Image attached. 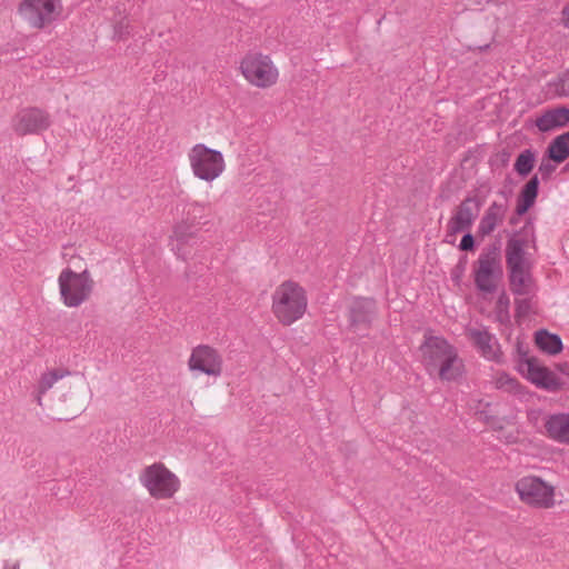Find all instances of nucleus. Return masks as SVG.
<instances>
[{
	"instance_id": "6e6552de",
	"label": "nucleus",
	"mask_w": 569,
	"mask_h": 569,
	"mask_svg": "<svg viewBox=\"0 0 569 569\" xmlns=\"http://www.w3.org/2000/svg\"><path fill=\"white\" fill-rule=\"evenodd\" d=\"M515 489L520 500L530 507L549 509L555 506V488L539 477H522L516 482Z\"/></svg>"
},
{
	"instance_id": "412c9836",
	"label": "nucleus",
	"mask_w": 569,
	"mask_h": 569,
	"mask_svg": "<svg viewBox=\"0 0 569 569\" xmlns=\"http://www.w3.org/2000/svg\"><path fill=\"white\" fill-rule=\"evenodd\" d=\"M70 371L66 369H54L47 372H43L38 381V386L36 389V401L39 406H42V397L49 391L54 383L69 376Z\"/></svg>"
},
{
	"instance_id": "7ed1b4c3",
	"label": "nucleus",
	"mask_w": 569,
	"mask_h": 569,
	"mask_svg": "<svg viewBox=\"0 0 569 569\" xmlns=\"http://www.w3.org/2000/svg\"><path fill=\"white\" fill-rule=\"evenodd\" d=\"M473 282L478 291L493 293L503 276L501 248L499 243H490L482 248L472 264Z\"/></svg>"
},
{
	"instance_id": "2eb2a0df",
	"label": "nucleus",
	"mask_w": 569,
	"mask_h": 569,
	"mask_svg": "<svg viewBox=\"0 0 569 569\" xmlns=\"http://www.w3.org/2000/svg\"><path fill=\"white\" fill-rule=\"evenodd\" d=\"M467 337L483 358L496 362L502 361L499 342L487 329L469 328Z\"/></svg>"
},
{
	"instance_id": "f03ea898",
	"label": "nucleus",
	"mask_w": 569,
	"mask_h": 569,
	"mask_svg": "<svg viewBox=\"0 0 569 569\" xmlns=\"http://www.w3.org/2000/svg\"><path fill=\"white\" fill-rule=\"evenodd\" d=\"M308 308L306 289L293 280H284L271 295V311L282 326H291L300 320Z\"/></svg>"
},
{
	"instance_id": "9b49d317",
	"label": "nucleus",
	"mask_w": 569,
	"mask_h": 569,
	"mask_svg": "<svg viewBox=\"0 0 569 569\" xmlns=\"http://www.w3.org/2000/svg\"><path fill=\"white\" fill-rule=\"evenodd\" d=\"M223 360L217 349L209 345H199L191 350L188 360L190 371L201 372L211 377H219L222 373Z\"/></svg>"
},
{
	"instance_id": "f257e3e1",
	"label": "nucleus",
	"mask_w": 569,
	"mask_h": 569,
	"mask_svg": "<svg viewBox=\"0 0 569 569\" xmlns=\"http://www.w3.org/2000/svg\"><path fill=\"white\" fill-rule=\"evenodd\" d=\"M421 361L426 371L430 375H438L442 381H457L465 373L463 360L459 357L457 349L445 338L429 336L420 346Z\"/></svg>"
},
{
	"instance_id": "473e14b6",
	"label": "nucleus",
	"mask_w": 569,
	"mask_h": 569,
	"mask_svg": "<svg viewBox=\"0 0 569 569\" xmlns=\"http://www.w3.org/2000/svg\"><path fill=\"white\" fill-rule=\"evenodd\" d=\"M561 22L569 30V2L561 10Z\"/></svg>"
},
{
	"instance_id": "c756f323",
	"label": "nucleus",
	"mask_w": 569,
	"mask_h": 569,
	"mask_svg": "<svg viewBox=\"0 0 569 569\" xmlns=\"http://www.w3.org/2000/svg\"><path fill=\"white\" fill-rule=\"evenodd\" d=\"M517 353H518V367L521 372H525L526 360L537 359L536 357H530L528 355V349L525 348L521 342L517 343Z\"/></svg>"
},
{
	"instance_id": "c9c22d12",
	"label": "nucleus",
	"mask_w": 569,
	"mask_h": 569,
	"mask_svg": "<svg viewBox=\"0 0 569 569\" xmlns=\"http://www.w3.org/2000/svg\"><path fill=\"white\" fill-rule=\"evenodd\" d=\"M127 28L122 27V26H119L116 28V37H118L119 39H122L126 34H128V31L126 30Z\"/></svg>"
},
{
	"instance_id": "ea45409f",
	"label": "nucleus",
	"mask_w": 569,
	"mask_h": 569,
	"mask_svg": "<svg viewBox=\"0 0 569 569\" xmlns=\"http://www.w3.org/2000/svg\"><path fill=\"white\" fill-rule=\"evenodd\" d=\"M567 167H569V163L567 164Z\"/></svg>"
},
{
	"instance_id": "6ab92c4d",
	"label": "nucleus",
	"mask_w": 569,
	"mask_h": 569,
	"mask_svg": "<svg viewBox=\"0 0 569 569\" xmlns=\"http://www.w3.org/2000/svg\"><path fill=\"white\" fill-rule=\"evenodd\" d=\"M546 435L559 442L569 445V413H553L545 419Z\"/></svg>"
},
{
	"instance_id": "f704fd0d",
	"label": "nucleus",
	"mask_w": 569,
	"mask_h": 569,
	"mask_svg": "<svg viewBox=\"0 0 569 569\" xmlns=\"http://www.w3.org/2000/svg\"><path fill=\"white\" fill-rule=\"evenodd\" d=\"M456 236L457 234H450V228H449V222L447 223V230H446V238H445V241L447 243H450V244H453L455 243V240H456Z\"/></svg>"
},
{
	"instance_id": "72a5a7b5",
	"label": "nucleus",
	"mask_w": 569,
	"mask_h": 569,
	"mask_svg": "<svg viewBox=\"0 0 569 569\" xmlns=\"http://www.w3.org/2000/svg\"><path fill=\"white\" fill-rule=\"evenodd\" d=\"M21 562L20 560H16L13 562L6 561L3 565V569H20Z\"/></svg>"
},
{
	"instance_id": "1a4fd4ad",
	"label": "nucleus",
	"mask_w": 569,
	"mask_h": 569,
	"mask_svg": "<svg viewBox=\"0 0 569 569\" xmlns=\"http://www.w3.org/2000/svg\"><path fill=\"white\" fill-rule=\"evenodd\" d=\"M21 18L32 28L42 29L61 13L60 0H24L19 6Z\"/></svg>"
},
{
	"instance_id": "5701e85b",
	"label": "nucleus",
	"mask_w": 569,
	"mask_h": 569,
	"mask_svg": "<svg viewBox=\"0 0 569 569\" xmlns=\"http://www.w3.org/2000/svg\"><path fill=\"white\" fill-rule=\"evenodd\" d=\"M537 152L532 149L521 151L515 161L513 169L520 177H527L536 164Z\"/></svg>"
},
{
	"instance_id": "58836bf2",
	"label": "nucleus",
	"mask_w": 569,
	"mask_h": 569,
	"mask_svg": "<svg viewBox=\"0 0 569 569\" xmlns=\"http://www.w3.org/2000/svg\"><path fill=\"white\" fill-rule=\"evenodd\" d=\"M366 303H367V307H368V308H369V307H371V306H373V301H371V300H370V301H366Z\"/></svg>"
},
{
	"instance_id": "39448f33",
	"label": "nucleus",
	"mask_w": 569,
	"mask_h": 569,
	"mask_svg": "<svg viewBox=\"0 0 569 569\" xmlns=\"http://www.w3.org/2000/svg\"><path fill=\"white\" fill-rule=\"evenodd\" d=\"M139 481L156 499H170L180 489L179 478L161 462L146 467L139 475Z\"/></svg>"
},
{
	"instance_id": "bb28decb",
	"label": "nucleus",
	"mask_w": 569,
	"mask_h": 569,
	"mask_svg": "<svg viewBox=\"0 0 569 569\" xmlns=\"http://www.w3.org/2000/svg\"><path fill=\"white\" fill-rule=\"evenodd\" d=\"M551 161L552 160H549L545 154L538 167V173L541 176L543 181H548L557 169V163L553 164Z\"/></svg>"
},
{
	"instance_id": "f3484780",
	"label": "nucleus",
	"mask_w": 569,
	"mask_h": 569,
	"mask_svg": "<svg viewBox=\"0 0 569 569\" xmlns=\"http://www.w3.org/2000/svg\"><path fill=\"white\" fill-rule=\"evenodd\" d=\"M510 290L516 296H527L531 291L532 278L529 263L507 266Z\"/></svg>"
},
{
	"instance_id": "a878e982",
	"label": "nucleus",
	"mask_w": 569,
	"mask_h": 569,
	"mask_svg": "<svg viewBox=\"0 0 569 569\" xmlns=\"http://www.w3.org/2000/svg\"><path fill=\"white\" fill-rule=\"evenodd\" d=\"M497 389H501L508 392H516L518 390V381L507 373H499L495 380Z\"/></svg>"
},
{
	"instance_id": "9d476101",
	"label": "nucleus",
	"mask_w": 569,
	"mask_h": 569,
	"mask_svg": "<svg viewBox=\"0 0 569 569\" xmlns=\"http://www.w3.org/2000/svg\"><path fill=\"white\" fill-rule=\"evenodd\" d=\"M535 239L533 220L528 218L520 230H515L509 234L505 249L506 264L529 263L525 249L530 242H535Z\"/></svg>"
},
{
	"instance_id": "e433bc0d",
	"label": "nucleus",
	"mask_w": 569,
	"mask_h": 569,
	"mask_svg": "<svg viewBox=\"0 0 569 569\" xmlns=\"http://www.w3.org/2000/svg\"><path fill=\"white\" fill-rule=\"evenodd\" d=\"M559 137H560V139H563L565 144H566L565 147H567L569 149V131L560 134Z\"/></svg>"
},
{
	"instance_id": "c85d7f7f",
	"label": "nucleus",
	"mask_w": 569,
	"mask_h": 569,
	"mask_svg": "<svg viewBox=\"0 0 569 569\" xmlns=\"http://www.w3.org/2000/svg\"><path fill=\"white\" fill-rule=\"evenodd\" d=\"M515 305H516V318H518V319L526 318L532 309L530 298L516 299Z\"/></svg>"
},
{
	"instance_id": "b1692460",
	"label": "nucleus",
	"mask_w": 569,
	"mask_h": 569,
	"mask_svg": "<svg viewBox=\"0 0 569 569\" xmlns=\"http://www.w3.org/2000/svg\"><path fill=\"white\" fill-rule=\"evenodd\" d=\"M563 139H560V137H556L548 146L546 150V157L549 158V160H552L555 163L559 164L566 161L569 157V149L565 147Z\"/></svg>"
},
{
	"instance_id": "423d86ee",
	"label": "nucleus",
	"mask_w": 569,
	"mask_h": 569,
	"mask_svg": "<svg viewBox=\"0 0 569 569\" xmlns=\"http://www.w3.org/2000/svg\"><path fill=\"white\" fill-rule=\"evenodd\" d=\"M188 159L193 174L207 182H211L220 177L226 168L222 153L202 143L191 148Z\"/></svg>"
},
{
	"instance_id": "20e7f679",
	"label": "nucleus",
	"mask_w": 569,
	"mask_h": 569,
	"mask_svg": "<svg viewBox=\"0 0 569 569\" xmlns=\"http://www.w3.org/2000/svg\"><path fill=\"white\" fill-rule=\"evenodd\" d=\"M58 284L63 305L69 308H77L89 300L94 281L88 270L76 272L66 268L58 277Z\"/></svg>"
},
{
	"instance_id": "0eeeda50",
	"label": "nucleus",
	"mask_w": 569,
	"mask_h": 569,
	"mask_svg": "<svg viewBox=\"0 0 569 569\" xmlns=\"http://www.w3.org/2000/svg\"><path fill=\"white\" fill-rule=\"evenodd\" d=\"M240 70L244 79L257 88H270L277 83L279 71L269 56L249 53L241 63Z\"/></svg>"
},
{
	"instance_id": "4c0bfd02",
	"label": "nucleus",
	"mask_w": 569,
	"mask_h": 569,
	"mask_svg": "<svg viewBox=\"0 0 569 569\" xmlns=\"http://www.w3.org/2000/svg\"><path fill=\"white\" fill-rule=\"evenodd\" d=\"M519 217L520 216H517V213L515 212L513 216L509 218V224H511V226L517 224L519 221Z\"/></svg>"
},
{
	"instance_id": "ddd939ff",
	"label": "nucleus",
	"mask_w": 569,
	"mask_h": 569,
	"mask_svg": "<svg viewBox=\"0 0 569 569\" xmlns=\"http://www.w3.org/2000/svg\"><path fill=\"white\" fill-rule=\"evenodd\" d=\"M51 124L50 116L39 108H26L19 111L12 120V127L17 134H38L47 130Z\"/></svg>"
},
{
	"instance_id": "4468645a",
	"label": "nucleus",
	"mask_w": 569,
	"mask_h": 569,
	"mask_svg": "<svg viewBox=\"0 0 569 569\" xmlns=\"http://www.w3.org/2000/svg\"><path fill=\"white\" fill-rule=\"evenodd\" d=\"M527 379L537 387L548 391H558L562 382L549 368L539 363L538 359L526 360L525 372Z\"/></svg>"
},
{
	"instance_id": "393cba45",
	"label": "nucleus",
	"mask_w": 569,
	"mask_h": 569,
	"mask_svg": "<svg viewBox=\"0 0 569 569\" xmlns=\"http://www.w3.org/2000/svg\"><path fill=\"white\" fill-rule=\"evenodd\" d=\"M510 299L506 292L500 293L496 302V317L501 323L509 321Z\"/></svg>"
},
{
	"instance_id": "2f4dec72",
	"label": "nucleus",
	"mask_w": 569,
	"mask_h": 569,
	"mask_svg": "<svg viewBox=\"0 0 569 569\" xmlns=\"http://www.w3.org/2000/svg\"><path fill=\"white\" fill-rule=\"evenodd\" d=\"M557 90L561 96H569V70L560 77Z\"/></svg>"
},
{
	"instance_id": "4be33fe9",
	"label": "nucleus",
	"mask_w": 569,
	"mask_h": 569,
	"mask_svg": "<svg viewBox=\"0 0 569 569\" xmlns=\"http://www.w3.org/2000/svg\"><path fill=\"white\" fill-rule=\"evenodd\" d=\"M536 346L548 355H558L562 351V341L558 335L540 329L535 335Z\"/></svg>"
},
{
	"instance_id": "7c9ffc66",
	"label": "nucleus",
	"mask_w": 569,
	"mask_h": 569,
	"mask_svg": "<svg viewBox=\"0 0 569 569\" xmlns=\"http://www.w3.org/2000/svg\"><path fill=\"white\" fill-rule=\"evenodd\" d=\"M459 250L461 251H473L476 248V240L472 233L467 232L462 236L459 243Z\"/></svg>"
},
{
	"instance_id": "dca6fc26",
	"label": "nucleus",
	"mask_w": 569,
	"mask_h": 569,
	"mask_svg": "<svg viewBox=\"0 0 569 569\" xmlns=\"http://www.w3.org/2000/svg\"><path fill=\"white\" fill-rule=\"evenodd\" d=\"M508 212V203L493 201L482 214L477 234L481 238L490 236L506 219Z\"/></svg>"
},
{
	"instance_id": "cd10ccee",
	"label": "nucleus",
	"mask_w": 569,
	"mask_h": 569,
	"mask_svg": "<svg viewBox=\"0 0 569 569\" xmlns=\"http://www.w3.org/2000/svg\"><path fill=\"white\" fill-rule=\"evenodd\" d=\"M208 206H209L208 203L200 202V201L189 202L188 210L186 212L188 219H190L191 221H194L198 218H202V213Z\"/></svg>"
},
{
	"instance_id": "aec40b11",
	"label": "nucleus",
	"mask_w": 569,
	"mask_h": 569,
	"mask_svg": "<svg viewBox=\"0 0 569 569\" xmlns=\"http://www.w3.org/2000/svg\"><path fill=\"white\" fill-rule=\"evenodd\" d=\"M539 183L538 174H535L521 188L516 203L517 216L526 214L535 204L539 193Z\"/></svg>"
},
{
	"instance_id": "a211bd4d",
	"label": "nucleus",
	"mask_w": 569,
	"mask_h": 569,
	"mask_svg": "<svg viewBox=\"0 0 569 569\" xmlns=\"http://www.w3.org/2000/svg\"><path fill=\"white\" fill-rule=\"evenodd\" d=\"M569 123V108L556 107L543 111L535 120V124L540 132L563 128Z\"/></svg>"
},
{
	"instance_id": "f8f14e48",
	"label": "nucleus",
	"mask_w": 569,
	"mask_h": 569,
	"mask_svg": "<svg viewBox=\"0 0 569 569\" xmlns=\"http://www.w3.org/2000/svg\"><path fill=\"white\" fill-rule=\"evenodd\" d=\"M482 203V199L478 194L467 196L456 207L452 217L449 219L450 234L469 231L481 210Z\"/></svg>"
}]
</instances>
